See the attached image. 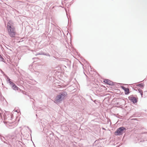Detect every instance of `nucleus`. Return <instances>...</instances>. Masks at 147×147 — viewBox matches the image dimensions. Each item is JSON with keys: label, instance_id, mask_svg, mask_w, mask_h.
Listing matches in <instances>:
<instances>
[{"label": "nucleus", "instance_id": "obj_1", "mask_svg": "<svg viewBox=\"0 0 147 147\" xmlns=\"http://www.w3.org/2000/svg\"><path fill=\"white\" fill-rule=\"evenodd\" d=\"M67 95V92L65 91L60 92L54 99L53 101L56 104H59L64 100Z\"/></svg>", "mask_w": 147, "mask_h": 147}, {"label": "nucleus", "instance_id": "obj_2", "mask_svg": "<svg viewBox=\"0 0 147 147\" xmlns=\"http://www.w3.org/2000/svg\"><path fill=\"white\" fill-rule=\"evenodd\" d=\"M7 82L9 84V85L11 86V88L14 90H17L18 92H20L24 94L25 92L21 90L18 87L16 84L11 81V80L8 77L7 78Z\"/></svg>", "mask_w": 147, "mask_h": 147}, {"label": "nucleus", "instance_id": "obj_3", "mask_svg": "<svg viewBox=\"0 0 147 147\" xmlns=\"http://www.w3.org/2000/svg\"><path fill=\"white\" fill-rule=\"evenodd\" d=\"M21 134H22V133L20 131L16 130L14 132L13 135H9L8 137L9 138H11L12 139H18L21 137Z\"/></svg>", "mask_w": 147, "mask_h": 147}, {"label": "nucleus", "instance_id": "obj_4", "mask_svg": "<svg viewBox=\"0 0 147 147\" xmlns=\"http://www.w3.org/2000/svg\"><path fill=\"white\" fill-rule=\"evenodd\" d=\"M126 129L124 127H120L117 129L115 132V135L120 136L122 135L126 131Z\"/></svg>", "mask_w": 147, "mask_h": 147}, {"label": "nucleus", "instance_id": "obj_5", "mask_svg": "<svg viewBox=\"0 0 147 147\" xmlns=\"http://www.w3.org/2000/svg\"><path fill=\"white\" fill-rule=\"evenodd\" d=\"M7 27L9 34L11 37H14L16 34L15 32L14 31V28L13 26L8 25H7Z\"/></svg>", "mask_w": 147, "mask_h": 147}, {"label": "nucleus", "instance_id": "obj_6", "mask_svg": "<svg viewBox=\"0 0 147 147\" xmlns=\"http://www.w3.org/2000/svg\"><path fill=\"white\" fill-rule=\"evenodd\" d=\"M128 99L134 104L136 103L138 101V98H136L133 95H131L128 97Z\"/></svg>", "mask_w": 147, "mask_h": 147}, {"label": "nucleus", "instance_id": "obj_7", "mask_svg": "<svg viewBox=\"0 0 147 147\" xmlns=\"http://www.w3.org/2000/svg\"><path fill=\"white\" fill-rule=\"evenodd\" d=\"M121 87L123 90H124L125 94V95H127L130 92L129 88H126L123 86H121Z\"/></svg>", "mask_w": 147, "mask_h": 147}, {"label": "nucleus", "instance_id": "obj_8", "mask_svg": "<svg viewBox=\"0 0 147 147\" xmlns=\"http://www.w3.org/2000/svg\"><path fill=\"white\" fill-rule=\"evenodd\" d=\"M3 116V117H4V116L2 111L0 109V121H1L2 120Z\"/></svg>", "mask_w": 147, "mask_h": 147}, {"label": "nucleus", "instance_id": "obj_9", "mask_svg": "<svg viewBox=\"0 0 147 147\" xmlns=\"http://www.w3.org/2000/svg\"><path fill=\"white\" fill-rule=\"evenodd\" d=\"M45 55L46 56H48L49 57H50V55L49 54V53H40V52L39 53H36V55Z\"/></svg>", "mask_w": 147, "mask_h": 147}, {"label": "nucleus", "instance_id": "obj_10", "mask_svg": "<svg viewBox=\"0 0 147 147\" xmlns=\"http://www.w3.org/2000/svg\"><path fill=\"white\" fill-rule=\"evenodd\" d=\"M108 84L110 85H111V86H113L115 85L114 84L115 83H114L112 82V81H111V80H109V81H108Z\"/></svg>", "mask_w": 147, "mask_h": 147}, {"label": "nucleus", "instance_id": "obj_11", "mask_svg": "<svg viewBox=\"0 0 147 147\" xmlns=\"http://www.w3.org/2000/svg\"><path fill=\"white\" fill-rule=\"evenodd\" d=\"M137 86L140 87L141 88L143 89L144 87V84L143 83L139 84Z\"/></svg>", "mask_w": 147, "mask_h": 147}, {"label": "nucleus", "instance_id": "obj_12", "mask_svg": "<svg viewBox=\"0 0 147 147\" xmlns=\"http://www.w3.org/2000/svg\"><path fill=\"white\" fill-rule=\"evenodd\" d=\"M4 59L3 57L0 54V61L4 62Z\"/></svg>", "mask_w": 147, "mask_h": 147}, {"label": "nucleus", "instance_id": "obj_13", "mask_svg": "<svg viewBox=\"0 0 147 147\" xmlns=\"http://www.w3.org/2000/svg\"><path fill=\"white\" fill-rule=\"evenodd\" d=\"M108 81H109V79H105L104 80L103 82L105 84H108Z\"/></svg>", "mask_w": 147, "mask_h": 147}, {"label": "nucleus", "instance_id": "obj_14", "mask_svg": "<svg viewBox=\"0 0 147 147\" xmlns=\"http://www.w3.org/2000/svg\"><path fill=\"white\" fill-rule=\"evenodd\" d=\"M2 141L4 143L6 144L7 145H9V142H7L5 141H4L3 139H2Z\"/></svg>", "mask_w": 147, "mask_h": 147}, {"label": "nucleus", "instance_id": "obj_15", "mask_svg": "<svg viewBox=\"0 0 147 147\" xmlns=\"http://www.w3.org/2000/svg\"><path fill=\"white\" fill-rule=\"evenodd\" d=\"M32 65H30L29 66L28 69H30V70L31 71V69H32Z\"/></svg>", "mask_w": 147, "mask_h": 147}, {"label": "nucleus", "instance_id": "obj_16", "mask_svg": "<svg viewBox=\"0 0 147 147\" xmlns=\"http://www.w3.org/2000/svg\"><path fill=\"white\" fill-rule=\"evenodd\" d=\"M35 74L37 75H38L39 74V71H35Z\"/></svg>", "mask_w": 147, "mask_h": 147}, {"label": "nucleus", "instance_id": "obj_17", "mask_svg": "<svg viewBox=\"0 0 147 147\" xmlns=\"http://www.w3.org/2000/svg\"><path fill=\"white\" fill-rule=\"evenodd\" d=\"M138 92L140 93H142V92H143V91H142V90L140 89H139L138 90Z\"/></svg>", "mask_w": 147, "mask_h": 147}, {"label": "nucleus", "instance_id": "obj_18", "mask_svg": "<svg viewBox=\"0 0 147 147\" xmlns=\"http://www.w3.org/2000/svg\"><path fill=\"white\" fill-rule=\"evenodd\" d=\"M144 141H145V140H140V141L139 142V143H140L141 142H144Z\"/></svg>", "mask_w": 147, "mask_h": 147}, {"label": "nucleus", "instance_id": "obj_19", "mask_svg": "<svg viewBox=\"0 0 147 147\" xmlns=\"http://www.w3.org/2000/svg\"><path fill=\"white\" fill-rule=\"evenodd\" d=\"M40 52V53H45L42 51H41Z\"/></svg>", "mask_w": 147, "mask_h": 147}, {"label": "nucleus", "instance_id": "obj_20", "mask_svg": "<svg viewBox=\"0 0 147 147\" xmlns=\"http://www.w3.org/2000/svg\"><path fill=\"white\" fill-rule=\"evenodd\" d=\"M140 94H141V96L142 97V95L143 94V92H142V93H140Z\"/></svg>", "mask_w": 147, "mask_h": 147}, {"label": "nucleus", "instance_id": "obj_21", "mask_svg": "<svg viewBox=\"0 0 147 147\" xmlns=\"http://www.w3.org/2000/svg\"><path fill=\"white\" fill-rule=\"evenodd\" d=\"M93 101L95 103H96V100H93Z\"/></svg>", "mask_w": 147, "mask_h": 147}, {"label": "nucleus", "instance_id": "obj_22", "mask_svg": "<svg viewBox=\"0 0 147 147\" xmlns=\"http://www.w3.org/2000/svg\"><path fill=\"white\" fill-rule=\"evenodd\" d=\"M90 69H91V71H92V69L91 68V66H90Z\"/></svg>", "mask_w": 147, "mask_h": 147}, {"label": "nucleus", "instance_id": "obj_23", "mask_svg": "<svg viewBox=\"0 0 147 147\" xmlns=\"http://www.w3.org/2000/svg\"><path fill=\"white\" fill-rule=\"evenodd\" d=\"M90 98H91V100H92V101H93V99L92 98H91V97H90Z\"/></svg>", "mask_w": 147, "mask_h": 147}, {"label": "nucleus", "instance_id": "obj_24", "mask_svg": "<svg viewBox=\"0 0 147 147\" xmlns=\"http://www.w3.org/2000/svg\"><path fill=\"white\" fill-rule=\"evenodd\" d=\"M1 97V94L0 93V98Z\"/></svg>", "mask_w": 147, "mask_h": 147}, {"label": "nucleus", "instance_id": "obj_25", "mask_svg": "<svg viewBox=\"0 0 147 147\" xmlns=\"http://www.w3.org/2000/svg\"><path fill=\"white\" fill-rule=\"evenodd\" d=\"M30 131L31 132V129H30Z\"/></svg>", "mask_w": 147, "mask_h": 147}, {"label": "nucleus", "instance_id": "obj_26", "mask_svg": "<svg viewBox=\"0 0 147 147\" xmlns=\"http://www.w3.org/2000/svg\"><path fill=\"white\" fill-rule=\"evenodd\" d=\"M51 133L50 134V135H51Z\"/></svg>", "mask_w": 147, "mask_h": 147}, {"label": "nucleus", "instance_id": "obj_27", "mask_svg": "<svg viewBox=\"0 0 147 147\" xmlns=\"http://www.w3.org/2000/svg\"><path fill=\"white\" fill-rule=\"evenodd\" d=\"M51 133L52 134H53V133H52V132H51Z\"/></svg>", "mask_w": 147, "mask_h": 147}]
</instances>
